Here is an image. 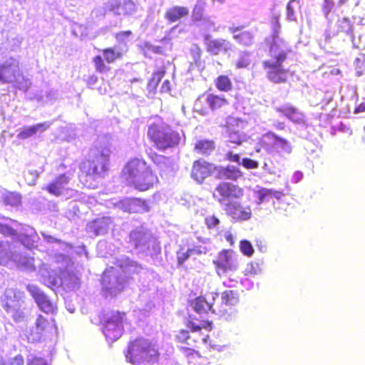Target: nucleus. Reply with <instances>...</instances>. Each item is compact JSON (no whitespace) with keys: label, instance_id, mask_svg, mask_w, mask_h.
<instances>
[{"label":"nucleus","instance_id":"f257e3e1","mask_svg":"<svg viewBox=\"0 0 365 365\" xmlns=\"http://www.w3.org/2000/svg\"><path fill=\"white\" fill-rule=\"evenodd\" d=\"M264 43L269 58L262 62V66L267 80L274 84L287 83L289 71L283 66V63L291 51L287 42L279 37L278 31H276L270 36L265 38Z\"/></svg>","mask_w":365,"mask_h":365},{"label":"nucleus","instance_id":"f03ea898","mask_svg":"<svg viewBox=\"0 0 365 365\" xmlns=\"http://www.w3.org/2000/svg\"><path fill=\"white\" fill-rule=\"evenodd\" d=\"M122 178L140 191L148 190L158 181L152 165L146 161H128L122 171Z\"/></svg>","mask_w":365,"mask_h":365},{"label":"nucleus","instance_id":"7ed1b4c3","mask_svg":"<svg viewBox=\"0 0 365 365\" xmlns=\"http://www.w3.org/2000/svg\"><path fill=\"white\" fill-rule=\"evenodd\" d=\"M132 34L130 30L115 33L114 37L119 46L104 48L101 50L102 56L96 55L93 58L92 62L97 73L103 74L110 71L109 65L123 58L128 51V46L125 42L123 43V40Z\"/></svg>","mask_w":365,"mask_h":365},{"label":"nucleus","instance_id":"20e7f679","mask_svg":"<svg viewBox=\"0 0 365 365\" xmlns=\"http://www.w3.org/2000/svg\"><path fill=\"white\" fill-rule=\"evenodd\" d=\"M140 267L134 261L126 259L125 262H120L115 267H110L107 269L102 277L103 289L106 294L110 296H115L120 292L125 283L124 277L120 276V273L131 274L138 272Z\"/></svg>","mask_w":365,"mask_h":365},{"label":"nucleus","instance_id":"39448f33","mask_svg":"<svg viewBox=\"0 0 365 365\" xmlns=\"http://www.w3.org/2000/svg\"><path fill=\"white\" fill-rule=\"evenodd\" d=\"M154 119L148 126V139L160 150L178 145L180 140L179 133L166 123L161 117L156 115Z\"/></svg>","mask_w":365,"mask_h":365},{"label":"nucleus","instance_id":"423d86ee","mask_svg":"<svg viewBox=\"0 0 365 365\" xmlns=\"http://www.w3.org/2000/svg\"><path fill=\"white\" fill-rule=\"evenodd\" d=\"M237 165H229L227 167H217L207 161H195L191 172L192 178L197 182H202L210 175L219 179L236 180L242 176L240 161Z\"/></svg>","mask_w":365,"mask_h":365},{"label":"nucleus","instance_id":"0eeeda50","mask_svg":"<svg viewBox=\"0 0 365 365\" xmlns=\"http://www.w3.org/2000/svg\"><path fill=\"white\" fill-rule=\"evenodd\" d=\"M1 304L16 322H23L26 316L25 294L19 289H6L1 297Z\"/></svg>","mask_w":365,"mask_h":365},{"label":"nucleus","instance_id":"6e6552de","mask_svg":"<svg viewBox=\"0 0 365 365\" xmlns=\"http://www.w3.org/2000/svg\"><path fill=\"white\" fill-rule=\"evenodd\" d=\"M0 81L4 83H11L16 91L26 93L32 83L20 69L19 64L14 62H6L0 65Z\"/></svg>","mask_w":365,"mask_h":365},{"label":"nucleus","instance_id":"1a4fd4ad","mask_svg":"<svg viewBox=\"0 0 365 365\" xmlns=\"http://www.w3.org/2000/svg\"><path fill=\"white\" fill-rule=\"evenodd\" d=\"M12 264L16 265L19 268L26 271H34L37 267H39V273L43 277L48 279V283L51 286H61L63 284L62 278L56 276L54 270L51 269L50 265L45 263H41L39 259L36 260L33 257H28L26 255H22L19 253L16 261H13Z\"/></svg>","mask_w":365,"mask_h":365},{"label":"nucleus","instance_id":"9d476101","mask_svg":"<svg viewBox=\"0 0 365 365\" xmlns=\"http://www.w3.org/2000/svg\"><path fill=\"white\" fill-rule=\"evenodd\" d=\"M12 264L16 265L19 268L26 271H34L37 267H39V273L43 277L48 279V283L51 286H61L63 284L62 278L56 276L54 270L51 269L50 265L45 263H41L39 259L36 260L33 257H28L26 255H22L19 253L16 261H13Z\"/></svg>","mask_w":365,"mask_h":365},{"label":"nucleus","instance_id":"9b49d317","mask_svg":"<svg viewBox=\"0 0 365 365\" xmlns=\"http://www.w3.org/2000/svg\"><path fill=\"white\" fill-rule=\"evenodd\" d=\"M12 264L16 265L19 268L26 271H34L37 267H39V273L43 277L48 279V283L51 286H61L63 284L62 278L56 276L54 270L51 269L50 265L45 263H41L39 259L36 260L33 257H28L26 255H22L19 253L16 261H13Z\"/></svg>","mask_w":365,"mask_h":365},{"label":"nucleus","instance_id":"f8f14e48","mask_svg":"<svg viewBox=\"0 0 365 365\" xmlns=\"http://www.w3.org/2000/svg\"><path fill=\"white\" fill-rule=\"evenodd\" d=\"M157 355V351L151 343L144 339H136L128 347L126 360L133 364H139L145 360H151Z\"/></svg>","mask_w":365,"mask_h":365},{"label":"nucleus","instance_id":"ddd939ff","mask_svg":"<svg viewBox=\"0 0 365 365\" xmlns=\"http://www.w3.org/2000/svg\"><path fill=\"white\" fill-rule=\"evenodd\" d=\"M124 313L118 312L107 314L103 322V332L108 341L111 342L119 339L123 333Z\"/></svg>","mask_w":365,"mask_h":365},{"label":"nucleus","instance_id":"4468645a","mask_svg":"<svg viewBox=\"0 0 365 365\" xmlns=\"http://www.w3.org/2000/svg\"><path fill=\"white\" fill-rule=\"evenodd\" d=\"M244 194L243 190L238 185L230 182H220L215 189L213 197L224 209L240 198Z\"/></svg>","mask_w":365,"mask_h":365},{"label":"nucleus","instance_id":"2eb2a0df","mask_svg":"<svg viewBox=\"0 0 365 365\" xmlns=\"http://www.w3.org/2000/svg\"><path fill=\"white\" fill-rule=\"evenodd\" d=\"M259 148L257 151L263 150L268 153L277 151L278 148H282L287 153L292 151L289 142L282 137L277 135L274 132L269 131L259 138Z\"/></svg>","mask_w":365,"mask_h":365},{"label":"nucleus","instance_id":"dca6fc26","mask_svg":"<svg viewBox=\"0 0 365 365\" xmlns=\"http://www.w3.org/2000/svg\"><path fill=\"white\" fill-rule=\"evenodd\" d=\"M245 124L242 120L228 117L225 127L228 133V142L236 145H241L247 141L248 135L244 132Z\"/></svg>","mask_w":365,"mask_h":365},{"label":"nucleus","instance_id":"f3484780","mask_svg":"<svg viewBox=\"0 0 365 365\" xmlns=\"http://www.w3.org/2000/svg\"><path fill=\"white\" fill-rule=\"evenodd\" d=\"M218 275L225 274L228 272H235L238 268L237 256L230 250H224L220 253L217 259L214 261Z\"/></svg>","mask_w":365,"mask_h":365},{"label":"nucleus","instance_id":"a211bd4d","mask_svg":"<svg viewBox=\"0 0 365 365\" xmlns=\"http://www.w3.org/2000/svg\"><path fill=\"white\" fill-rule=\"evenodd\" d=\"M130 241L136 250L143 252L149 250L150 246L155 243L151 233L143 227H138L130 232Z\"/></svg>","mask_w":365,"mask_h":365},{"label":"nucleus","instance_id":"6ab92c4d","mask_svg":"<svg viewBox=\"0 0 365 365\" xmlns=\"http://www.w3.org/2000/svg\"><path fill=\"white\" fill-rule=\"evenodd\" d=\"M27 291L34 298L39 309L46 313L53 314L56 311V305L48 299L44 292L35 284H28Z\"/></svg>","mask_w":365,"mask_h":365},{"label":"nucleus","instance_id":"aec40b11","mask_svg":"<svg viewBox=\"0 0 365 365\" xmlns=\"http://www.w3.org/2000/svg\"><path fill=\"white\" fill-rule=\"evenodd\" d=\"M203 97H205V101L212 111L220 110L229 105L228 100L222 95L215 93L204 94L202 96H199L195 103L197 111L200 113L205 111L202 106V98Z\"/></svg>","mask_w":365,"mask_h":365},{"label":"nucleus","instance_id":"412c9836","mask_svg":"<svg viewBox=\"0 0 365 365\" xmlns=\"http://www.w3.org/2000/svg\"><path fill=\"white\" fill-rule=\"evenodd\" d=\"M239 297L236 291L227 290L222 293L221 298L216 297L214 301V313L222 314L227 311V307L234 306L238 303Z\"/></svg>","mask_w":365,"mask_h":365},{"label":"nucleus","instance_id":"4be33fe9","mask_svg":"<svg viewBox=\"0 0 365 365\" xmlns=\"http://www.w3.org/2000/svg\"><path fill=\"white\" fill-rule=\"evenodd\" d=\"M205 44L206 51L212 55L227 53L232 49V44L229 41L224 38H212L210 35L205 36Z\"/></svg>","mask_w":365,"mask_h":365},{"label":"nucleus","instance_id":"5701e85b","mask_svg":"<svg viewBox=\"0 0 365 365\" xmlns=\"http://www.w3.org/2000/svg\"><path fill=\"white\" fill-rule=\"evenodd\" d=\"M115 205L128 212L143 213L149 210L146 201L138 198H126L118 202Z\"/></svg>","mask_w":365,"mask_h":365},{"label":"nucleus","instance_id":"b1692460","mask_svg":"<svg viewBox=\"0 0 365 365\" xmlns=\"http://www.w3.org/2000/svg\"><path fill=\"white\" fill-rule=\"evenodd\" d=\"M217 297V293H211L207 296V298L199 297L192 302L191 305L194 310L200 314L207 313L208 311L214 313V301L216 300Z\"/></svg>","mask_w":365,"mask_h":365},{"label":"nucleus","instance_id":"393cba45","mask_svg":"<svg viewBox=\"0 0 365 365\" xmlns=\"http://www.w3.org/2000/svg\"><path fill=\"white\" fill-rule=\"evenodd\" d=\"M113 224V221L109 217H102L97 218L87 225V231L93 233L95 236L103 235L108 232Z\"/></svg>","mask_w":365,"mask_h":365},{"label":"nucleus","instance_id":"a878e982","mask_svg":"<svg viewBox=\"0 0 365 365\" xmlns=\"http://www.w3.org/2000/svg\"><path fill=\"white\" fill-rule=\"evenodd\" d=\"M354 21L347 17L337 19L334 24V34L343 37L354 38Z\"/></svg>","mask_w":365,"mask_h":365},{"label":"nucleus","instance_id":"bb28decb","mask_svg":"<svg viewBox=\"0 0 365 365\" xmlns=\"http://www.w3.org/2000/svg\"><path fill=\"white\" fill-rule=\"evenodd\" d=\"M226 213L235 220H247L251 217L250 207H243L237 201L232 202L225 208Z\"/></svg>","mask_w":365,"mask_h":365},{"label":"nucleus","instance_id":"cd10ccee","mask_svg":"<svg viewBox=\"0 0 365 365\" xmlns=\"http://www.w3.org/2000/svg\"><path fill=\"white\" fill-rule=\"evenodd\" d=\"M108 166L107 161H83L80 168L88 175L103 176Z\"/></svg>","mask_w":365,"mask_h":365},{"label":"nucleus","instance_id":"c85d7f7f","mask_svg":"<svg viewBox=\"0 0 365 365\" xmlns=\"http://www.w3.org/2000/svg\"><path fill=\"white\" fill-rule=\"evenodd\" d=\"M187 327L190 329L192 336L190 335L189 331L181 330L177 335V339L180 342H184L188 345H192V342L205 341V338L196 337V334L200 332L201 327L194 322H189Z\"/></svg>","mask_w":365,"mask_h":365},{"label":"nucleus","instance_id":"c756f323","mask_svg":"<svg viewBox=\"0 0 365 365\" xmlns=\"http://www.w3.org/2000/svg\"><path fill=\"white\" fill-rule=\"evenodd\" d=\"M242 29L243 26H232L229 31L239 44L244 46H251L254 42V34L252 31Z\"/></svg>","mask_w":365,"mask_h":365},{"label":"nucleus","instance_id":"7c9ffc66","mask_svg":"<svg viewBox=\"0 0 365 365\" xmlns=\"http://www.w3.org/2000/svg\"><path fill=\"white\" fill-rule=\"evenodd\" d=\"M19 252L8 242H0V264L9 266L16 261Z\"/></svg>","mask_w":365,"mask_h":365},{"label":"nucleus","instance_id":"2f4dec72","mask_svg":"<svg viewBox=\"0 0 365 365\" xmlns=\"http://www.w3.org/2000/svg\"><path fill=\"white\" fill-rule=\"evenodd\" d=\"M136 6L131 0L116 1L110 6V11L116 15L130 16L136 11Z\"/></svg>","mask_w":365,"mask_h":365},{"label":"nucleus","instance_id":"473e14b6","mask_svg":"<svg viewBox=\"0 0 365 365\" xmlns=\"http://www.w3.org/2000/svg\"><path fill=\"white\" fill-rule=\"evenodd\" d=\"M254 195L257 198V204L260 205L264 200L269 198L274 197L277 200H279L282 196L284 195L282 191L274 190L272 189H267L259 185L255 186L252 189Z\"/></svg>","mask_w":365,"mask_h":365},{"label":"nucleus","instance_id":"72a5a7b5","mask_svg":"<svg viewBox=\"0 0 365 365\" xmlns=\"http://www.w3.org/2000/svg\"><path fill=\"white\" fill-rule=\"evenodd\" d=\"M189 9L183 6H173L168 9L164 14L165 19L170 23H174L187 17Z\"/></svg>","mask_w":365,"mask_h":365},{"label":"nucleus","instance_id":"f704fd0d","mask_svg":"<svg viewBox=\"0 0 365 365\" xmlns=\"http://www.w3.org/2000/svg\"><path fill=\"white\" fill-rule=\"evenodd\" d=\"M277 111L289 118L294 123H304V115L292 106H284L277 108Z\"/></svg>","mask_w":365,"mask_h":365},{"label":"nucleus","instance_id":"c9c22d12","mask_svg":"<svg viewBox=\"0 0 365 365\" xmlns=\"http://www.w3.org/2000/svg\"><path fill=\"white\" fill-rule=\"evenodd\" d=\"M215 143L212 140L200 139L197 140L193 147L194 152L202 156H209L215 150Z\"/></svg>","mask_w":365,"mask_h":365},{"label":"nucleus","instance_id":"e433bc0d","mask_svg":"<svg viewBox=\"0 0 365 365\" xmlns=\"http://www.w3.org/2000/svg\"><path fill=\"white\" fill-rule=\"evenodd\" d=\"M206 247L201 245L187 249L181 247L177 252L178 263L179 265H182L189 257L206 253Z\"/></svg>","mask_w":365,"mask_h":365},{"label":"nucleus","instance_id":"4c0bfd02","mask_svg":"<svg viewBox=\"0 0 365 365\" xmlns=\"http://www.w3.org/2000/svg\"><path fill=\"white\" fill-rule=\"evenodd\" d=\"M68 182V177L61 175L53 182L46 187L48 192L55 196L61 195Z\"/></svg>","mask_w":365,"mask_h":365},{"label":"nucleus","instance_id":"58836bf2","mask_svg":"<svg viewBox=\"0 0 365 365\" xmlns=\"http://www.w3.org/2000/svg\"><path fill=\"white\" fill-rule=\"evenodd\" d=\"M50 126L48 123H40L29 127H24L17 135L19 139H26L35 135L37 132H44Z\"/></svg>","mask_w":365,"mask_h":365},{"label":"nucleus","instance_id":"ea45409f","mask_svg":"<svg viewBox=\"0 0 365 365\" xmlns=\"http://www.w3.org/2000/svg\"><path fill=\"white\" fill-rule=\"evenodd\" d=\"M48 326V321L43 316L39 315L36 322V327L31 330V340L39 341L41 338L42 332Z\"/></svg>","mask_w":365,"mask_h":365},{"label":"nucleus","instance_id":"a19ab883","mask_svg":"<svg viewBox=\"0 0 365 365\" xmlns=\"http://www.w3.org/2000/svg\"><path fill=\"white\" fill-rule=\"evenodd\" d=\"M215 88L221 92H229L232 89V82L227 75H220L214 81Z\"/></svg>","mask_w":365,"mask_h":365},{"label":"nucleus","instance_id":"79ce46f5","mask_svg":"<svg viewBox=\"0 0 365 365\" xmlns=\"http://www.w3.org/2000/svg\"><path fill=\"white\" fill-rule=\"evenodd\" d=\"M165 73L166 68L165 66H163L159 70L154 71L148 81V86L153 90L156 89Z\"/></svg>","mask_w":365,"mask_h":365},{"label":"nucleus","instance_id":"37998d69","mask_svg":"<svg viewBox=\"0 0 365 365\" xmlns=\"http://www.w3.org/2000/svg\"><path fill=\"white\" fill-rule=\"evenodd\" d=\"M299 0H290L286 6V18L288 21H297L296 7L299 6Z\"/></svg>","mask_w":365,"mask_h":365},{"label":"nucleus","instance_id":"c03bdc74","mask_svg":"<svg viewBox=\"0 0 365 365\" xmlns=\"http://www.w3.org/2000/svg\"><path fill=\"white\" fill-rule=\"evenodd\" d=\"M1 198L5 204L11 206H17L21 201V196L18 193L7 191L2 193Z\"/></svg>","mask_w":365,"mask_h":365},{"label":"nucleus","instance_id":"a18cd8bd","mask_svg":"<svg viewBox=\"0 0 365 365\" xmlns=\"http://www.w3.org/2000/svg\"><path fill=\"white\" fill-rule=\"evenodd\" d=\"M245 275H256L261 272V268L258 263H248L245 269Z\"/></svg>","mask_w":365,"mask_h":365},{"label":"nucleus","instance_id":"49530a36","mask_svg":"<svg viewBox=\"0 0 365 365\" xmlns=\"http://www.w3.org/2000/svg\"><path fill=\"white\" fill-rule=\"evenodd\" d=\"M41 235H42L44 240L46 242H48V244H53V243L58 244L61 247H63V250L69 248V246L68 244L63 242L59 240H57L56 238H55L54 237H53L51 235H47L44 232H41Z\"/></svg>","mask_w":365,"mask_h":365},{"label":"nucleus","instance_id":"de8ad7c7","mask_svg":"<svg viewBox=\"0 0 365 365\" xmlns=\"http://www.w3.org/2000/svg\"><path fill=\"white\" fill-rule=\"evenodd\" d=\"M250 64V60L247 53L242 54L235 63V66L237 68H247Z\"/></svg>","mask_w":365,"mask_h":365},{"label":"nucleus","instance_id":"09e8293b","mask_svg":"<svg viewBox=\"0 0 365 365\" xmlns=\"http://www.w3.org/2000/svg\"><path fill=\"white\" fill-rule=\"evenodd\" d=\"M240 250L247 256H251L254 252L252 244L247 240L241 241Z\"/></svg>","mask_w":365,"mask_h":365},{"label":"nucleus","instance_id":"8fccbe9b","mask_svg":"<svg viewBox=\"0 0 365 365\" xmlns=\"http://www.w3.org/2000/svg\"><path fill=\"white\" fill-rule=\"evenodd\" d=\"M25 235H26V237H29L31 239V240L32 241V243L31 245L28 244V245H26V246L34 247L35 246L34 243L36 242V239L38 238V235L36 233L35 230L32 227H28L25 230Z\"/></svg>","mask_w":365,"mask_h":365},{"label":"nucleus","instance_id":"3c124183","mask_svg":"<svg viewBox=\"0 0 365 365\" xmlns=\"http://www.w3.org/2000/svg\"><path fill=\"white\" fill-rule=\"evenodd\" d=\"M205 223L209 228H216L220 223V220L215 215L206 217Z\"/></svg>","mask_w":365,"mask_h":365},{"label":"nucleus","instance_id":"603ef678","mask_svg":"<svg viewBox=\"0 0 365 365\" xmlns=\"http://www.w3.org/2000/svg\"><path fill=\"white\" fill-rule=\"evenodd\" d=\"M0 232L4 235H8V236H9V235L13 236V235H15V234H16V232L14 231V230H13L8 225H2V224H0Z\"/></svg>","mask_w":365,"mask_h":365},{"label":"nucleus","instance_id":"864d4df0","mask_svg":"<svg viewBox=\"0 0 365 365\" xmlns=\"http://www.w3.org/2000/svg\"><path fill=\"white\" fill-rule=\"evenodd\" d=\"M355 63L356 68L361 71L365 69V54H361L360 57L357 58L355 61Z\"/></svg>","mask_w":365,"mask_h":365},{"label":"nucleus","instance_id":"5fc2aeb1","mask_svg":"<svg viewBox=\"0 0 365 365\" xmlns=\"http://www.w3.org/2000/svg\"><path fill=\"white\" fill-rule=\"evenodd\" d=\"M68 260V257L65 255H60L59 256H58L57 257V259H56V262L57 263L61 262L62 265L58 267L57 268L60 271H61L63 269H64L66 267V264H67Z\"/></svg>","mask_w":365,"mask_h":365},{"label":"nucleus","instance_id":"6e6d98bb","mask_svg":"<svg viewBox=\"0 0 365 365\" xmlns=\"http://www.w3.org/2000/svg\"><path fill=\"white\" fill-rule=\"evenodd\" d=\"M28 365H48V364L41 358H33L29 359Z\"/></svg>","mask_w":365,"mask_h":365},{"label":"nucleus","instance_id":"4d7b16f0","mask_svg":"<svg viewBox=\"0 0 365 365\" xmlns=\"http://www.w3.org/2000/svg\"><path fill=\"white\" fill-rule=\"evenodd\" d=\"M24 362L23 357L20 355H17L12 359V361L9 364H6L5 362L4 361V364L2 365H24Z\"/></svg>","mask_w":365,"mask_h":365},{"label":"nucleus","instance_id":"13d9d810","mask_svg":"<svg viewBox=\"0 0 365 365\" xmlns=\"http://www.w3.org/2000/svg\"><path fill=\"white\" fill-rule=\"evenodd\" d=\"M171 90V84L169 80H165L161 86V93H168Z\"/></svg>","mask_w":365,"mask_h":365},{"label":"nucleus","instance_id":"bf43d9fd","mask_svg":"<svg viewBox=\"0 0 365 365\" xmlns=\"http://www.w3.org/2000/svg\"><path fill=\"white\" fill-rule=\"evenodd\" d=\"M242 165L247 169H253L258 167L257 161H242Z\"/></svg>","mask_w":365,"mask_h":365},{"label":"nucleus","instance_id":"052dcab7","mask_svg":"<svg viewBox=\"0 0 365 365\" xmlns=\"http://www.w3.org/2000/svg\"><path fill=\"white\" fill-rule=\"evenodd\" d=\"M303 178V173L301 171H296L292 176V182L294 183H297L302 180Z\"/></svg>","mask_w":365,"mask_h":365},{"label":"nucleus","instance_id":"680f3d73","mask_svg":"<svg viewBox=\"0 0 365 365\" xmlns=\"http://www.w3.org/2000/svg\"><path fill=\"white\" fill-rule=\"evenodd\" d=\"M272 21L275 23V29L274 31H279V29L280 28V24H279V14H274L272 16ZM274 32H273L274 34ZM278 35L279 36V32H278Z\"/></svg>","mask_w":365,"mask_h":365},{"label":"nucleus","instance_id":"e2e57ef3","mask_svg":"<svg viewBox=\"0 0 365 365\" xmlns=\"http://www.w3.org/2000/svg\"><path fill=\"white\" fill-rule=\"evenodd\" d=\"M354 112V113L365 112V100L356 106Z\"/></svg>","mask_w":365,"mask_h":365},{"label":"nucleus","instance_id":"0e129e2a","mask_svg":"<svg viewBox=\"0 0 365 365\" xmlns=\"http://www.w3.org/2000/svg\"><path fill=\"white\" fill-rule=\"evenodd\" d=\"M149 48L155 53H163V48L158 46H150Z\"/></svg>","mask_w":365,"mask_h":365},{"label":"nucleus","instance_id":"69168bd1","mask_svg":"<svg viewBox=\"0 0 365 365\" xmlns=\"http://www.w3.org/2000/svg\"><path fill=\"white\" fill-rule=\"evenodd\" d=\"M227 160H240V155L237 153L233 154L232 153L228 152L227 153Z\"/></svg>","mask_w":365,"mask_h":365},{"label":"nucleus","instance_id":"338daca9","mask_svg":"<svg viewBox=\"0 0 365 365\" xmlns=\"http://www.w3.org/2000/svg\"><path fill=\"white\" fill-rule=\"evenodd\" d=\"M225 238H226V240H227L228 242H230V244H231V245H232V244H233V237H232V235L230 233L227 232V233L225 234Z\"/></svg>","mask_w":365,"mask_h":365},{"label":"nucleus","instance_id":"774afa93","mask_svg":"<svg viewBox=\"0 0 365 365\" xmlns=\"http://www.w3.org/2000/svg\"><path fill=\"white\" fill-rule=\"evenodd\" d=\"M275 127L277 129L282 130L284 129V123H278L277 124L275 125Z\"/></svg>","mask_w":365,"mask_h":365}]
</instances>
